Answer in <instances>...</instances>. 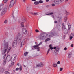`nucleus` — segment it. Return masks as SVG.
Masks as SVG:
<instances>
[{
	"instance_id": "38",
	"label": "nucleus",
	"mask_w": 74,
	"mask_h": 74,
	"mask_svg": "<svg viewBox=\"0 0 74 74\" xmlns=\"http://www.w3.org/2000/svg\"><path fill=\"white\" fill-rule=\"evenodd\" d=\"M23 21H25V18L24 17H23Z\"/></svg>"
},
{
	"instance_id": "10",
	"label": "nucleus",
	"mask_w": 74,
	"mask_h": 74,
	"mask_svg": "<svg viewBox=\"0 0 74 74\" xmlns=\"http://www.w3.org/2000/svg\"><path fill=\"white\" fill-rule=\"evenodd\" d=\"M16 55L15 54H14L11 57V61L12 62H13L14 61V60H15V59H16Z\"/></svg>"
},
{
	"instance_id": "45",
	"label": "nucleus",
	"mask_w": 74,
	"mask_h": 74,
	"mask_svg": "<svg viewBox=\"0 0 74 74\" xmlns=\"http://www.w3.org/2000/svg\"><path fill=\"white\" fill-rule=\"evenodd\" d=\"M73 46H74V44H72L71 45V47H73Z\"/></svg>"
},
{
	"instance_id": "3",
	"label": "nucleus",
	"mask_w": 74,
	"mask_h": 74,
	"mask_svg": "<svg viewBox=\"0 0 74 74\" xmlns=\"http://www.w3.org/2000/svg\"><path fill=\"white\" fill-rule=\"evenodd\" d=\"M7 7H8V5H6L5 6V8H3V5H0V11L2 10L1 15H4L5 14V13L7 10Z\"/></svg>"
},
{
	"instance_id": "49",
	"label": "nucleus",
	"mask_w": 74,
	"mask_h": 74,
	"mask_svg": "<svg viewBox=\"0 0 74 74\" xmlns=\"http://www.w3.org/2000/svg\"><path fill=\"white\" fill-rule=\"evenodd\" d=\"M54 23H57V21H55L54 22Z\"/></svg>"
},
{
	"instance_id": "20",
	"label": "nucleus",
	"mask_w": 74,
	"mask_h": 74,
	"mask_svg": "<svg viewBox=\"0 0 74 74\" xmlns=\"http://www.w3.org/2000/svg\"><path fill=\"white\" fill-rule=\"evenodd\" d=\"M31 14L33 15H38L37 13H31Z\"/></svg>"
},
{
	"instance_id": "14",
	"label": "nucleus",
	"mask_w": 74,
	"mask_h": 74,
	"mask_svg": "<svg viewBox=\"0 0 74 74\" xmlns=\"http://www.w3.org/2000/svg\"><path fill=\"white\" fill-rule=\"evenodd\" d=\"M44 64L40 63H39L37 65V67H43L44 66Z\"/></svg>"
},
{
	"instance_id": "8",
	"label": "nucleus",
	"mask_w": 74,
	"mask_h": 74,
	"mask_svg": "<svg viewBox=\"0 0 74 74\" xmlns=\"http://www.w3.org/2000/svg\"><path fill=\"white\" fill-rule=\"evenodd\" d=\"M47 35L48 36H49V37H52L54 36V34H53V32H50L47 33Z\"/></svg>"
},
{
	"instance_id": "27",
	"label": "nucleus",
	"mask_w": 74,
	"mask_h": 74,
	"mask_svg": "<svg viewBox=\"0 0 74 74\" xmlns=\"http://www.w3.org/2000/svg\"><path fill=\"white\" fill-rule=\"evenodd\" d=\"M49 40H50V39L49 38H47L45 40V42H47V41Z\"/></svg>"
},
{
	"instance_id": "34",
	"label": "nucleus",
	"mask_w": 74,
	"mask_h": 74,
	"mask_svg": "<svg viewBox=\"0 0 74 74\" xmlns=\"http://www.w3.org/2000/svg\"><path fill=\"white\" fill-rule=\"evenodd\" d=\"M67 17H65L64 18V20H65L64 21L65 22H66V21H67Z\"/></svg>"
},
{
	"instance_id": "42",
	"label": "nucleus",
	"mask_w": 74,
	"mask_h": 74,
	"mask_svg": "<svg viewBox=\"0 0 74 74\" xmlns=\"http://www.w3.org/2000/svg\"><path fill=\"white\" fill-rule=\"evenodd\" d=\"M57 64H60V61H58L57 62Z\"/></svg>"
},
{
	"instance_id": "59",
	"label": "nucleus",
	"mask_w": 74,
	"mask_h": 74,
	"mask_svg": "<svg viewBox=\"0 0 74 74\" xmlns=\"http://www.w3.org/2000/svg\"><path fill=\"white\" fill-rule=\"evenodd\" d=\"M16 3V1H15V3Z\"/></svg>"
},
{
	"instance_id": "25",
	"label": "nucleus",
	"mask_w": 74,
	"mask_h": 74,
	"mask_svg": "<svg viewBox=\"0 0 74 74\" xmlns=\"http://www.w3.org/2000/svg\"><path fill=\"white\" fill-rule=\"evenodd\" d=\"M27 10H31V8L30 7L28 6L26 8Z\"/></svg>"
},
{
	"instance_id": "21",
	"label": "nucleus",
	"mask_w": 74,
	"mask_h": 74,
	"mask_svg": "<svg viewBox=\"0 0 74 74\" xmlns=\"http://www.w3.org/2000/svg\"><path fill=\"white\" fill-rule=\"evenodd\" d=\"M34 4L35 5H38L39 2H38L35 1L34 3Z\"/></svg>"
},
{
	"instance_id": "37",
	"label": "nucleus",
	"mask_w": 74,
	"mask_h": 74,
	"mask_svg": "<svg viewBox=\"0 0 74 74\" xmlns=\"http://www.w3.org/2000/svg\"><path fill=\"white\" fill-rule=\"evenodd\" d=\"M0 71H1V72H3V71H4V69H1Z\"/></svg>"
},
{
	"instance_id": "28",
	"label": "nucleus",
	"mask_w": 74,
	"mask_h": 74,
	"mask_svg": "<svg viewBox=\"0 0 74 74\" xmlns=\"http://www.w3.org/2000/svg\"><path fill=\"white\" fill-rule=\"evenodd\" d=\"M5 74H10V72L8 71H5Z\"/></svg>"
},
{
	"instance_id": "7",
	"label": "nucleus",
	"mask_w": 74,
	"mask_h": 74,
	"mask_svg": "<svg viewBox=\"0 0 74 74\" xmlns=\"http://www.w3.org/2000/svg\"><path fill=\"white\" fill-rule=\"evenodd\" d=\"M14 1H10L8 7L9 10H10V8H11L12 7H13V6H14Z\"/></svg>"
},
{
	"instance_id": "43",
	"label": "nucleus",
	"mask_w": 74,
	"mask_h": 74,
	"mask_svg": "<svg viewBox=\"0 0 74 74\" xmlns=\"http://www.w3.org/2000/svg\"><path fill=\"white\" fill-rule=\"evenodd\" d=\"M72 38H73V37L70 36V40H71V39H72Z\"/></svg>"
},
{
	"instance_id": "62",
	"label": "nucleus",
	"mask_w": 74,
	"mask_h": 74,
	"mask_svg": "<svg viewBox=\"0 0 74 74\" xmlns=\"http://www.w3.org/2000/svg\"><path fill=\"white\" fill-rule=\"evenodd\" d=\"M35 44H37V42H35Z\"/></svg>"
},
{
	"instance_id": "63",
	"label": "nucleus",
	"mask_w": 74,
	"mask_h": 74,
	"mask_svg": "<svg viewBox=\"0 0 74 74\" xmlns=\"http://www.w3.org/2000/svg\"><path fill=\"white\" fill-rule=\"evenodd\" d=\"M11 0V1H14V0Z\"/></svg>"
},
{
	"instance_id": "48",
	"label": "nucleus",
	"mask_w": 74,
	"mask_h": 74,
	"mask_svg": "<svg viewBox=\"0 0 74 74\" xmlns=\"http://www.w3.org/2000/svg\"><path fill=\"white\" fill-rule=\"evenodd\" d=\"M52 6L53 7V6H55V4H52Z\"/></svg>"
},
{
	"instance_id": "17",
	"label": "nucleus",
	"mask_w": 74,
	"mask_h": 74,
	"mask_svg": "<svg viewBox=\"0 0 74 74\" xmlns=\"http://www.w3.org/2000/svg\"><path fill=\"white\" fill-rule=\"evenodd\" d=\"M17 65L18 66H20V67L19 69L20 71H21L22 70V65L21 64H19L18 63L17 64Z\"/></svg>"
},
{
	"instance_id": "54",
	"label": "nucleus",
	"mask_w": 74,
	"mask_h": 74,
	"mask_svg": "<svg viewBox=\"0 0 74 74\" xmlns=\"http://www.w3.org/2000/svg\"><path fill=\"white\" fill-rule=\"evenodd\" d=\"M46 2H48V1H49V0H46Z\"/></svg>"
},
{
	"instance_id": "30",
	"label": "nucleus",
	"mask_w": 74,
	"mask_h": 74,
	"mask_svg": "<svg viewBox=\"0 0 74 74\" xmlns=\"http://www.w3.org/2000/svg\"><path fill=\"white\" fill-rule=\"evenodd\" d=\"M8 22V21L7 20H5L4 21V23L5 24H6V23H7V22Z\"/></svg>"
},
{
	"instance_id": "47",
	"label": "nucleus",
	"mask_w": 74,
	"mask_h": 74,
	"mask_svg": "<svg viewBox=\"0 0 74 74\" xmlns=\"http://www.w3.org/2000/svg\"><path fill=\"white\" fill-rule=\"evenodd\" d=\"M51 49L49 48V49H48V50L47 51V52H49L50 51V50Z\"/></svg>"
},
{
	"instance_id": "5",
	"label": "nucleus",
	"mask_w": 74,
	"mask_h": 74,
	"mask_svg": "<svg viewBox=\"0 0 74 74\" xmlns=\"http://www.w3.org/2000/svg\"><path fill=\"white\" fill-rule=\"evenodd\" d=\"M42 44V42H41L39 44L36 45L35 46H33V47H34L35 49H37V51H39L40 47H39V46H40V45H41Z\"/></svg>"
},
{
	"instance_id": "36",
	"label": "nucleus",
	"mask_w": 74,
	"mask_h": 74,
	"mask_svg": "<svg viewBox=\"0 0 74 74\" xmlns=\"http://www.w3.org/2000/svg\"><path fill=\"white\" fill-rule=\"evenodd\" d=\"M5 35L6 36H8V32H6L5 33Z\"/></svg>"
},
{
	"instance_id": "51",
	"label": "nucleus",
	"mask_w": 74,
	"mask_h": 74,
	"mask_svg": "<svg viewBox=\"0 0 74 74\" xmlns=\"http://www.w3.org/2000/svg\"><path fill=\"white\" fill-rule=\"evenodd\" d=\"M67 1H68V0H65V2H66V3L67 2Z\"/></svg>"
},
{
	"instance_id": "50",
	"label": "nucleus",
	"mask_w": 74,
	"mask_h": 74,
	"mask_svg": "<svg viewBox=\"0 0 74 74\" xmlns=\"http://www.w3.org/2000/svg\"><path fill=\"white\" fill-rule=\"evenodd\" d=\"M48 53H49V52L48 51H47V54H46V55H48Z\"/></svg>"
},
{
	"instance_id": "56",
	"label": "nucleus",
	"mask_w": 74,
	"mask_h": 74,
	"mask_svg": "<svg viewBox=\"0 0 74 74\" xmlns=\"http://www.w3.org/2000/svg\"><path fill=\"white\" fill-rule=\"evenodd\" d=\"M32 1H35L36 0H32Z\"/></svg>"
},
{
	"instance_id": "24",
	"label": "nucleus",
	"mask_w": 74,
	"mask_h": 74,
	"mask_svg": "<svg viewBox=\"0 0 74 74\" xmlns=\"http://www.w3.org/2000/svg\"><path fill=\"white\" fill-rule=\"evenodd\" d=\"M53 66L54 67H56L57 66V64H53Z\"/></svg>"
},
{
	"instance_id": "12",
	"label": "nucleus",
	"mask_w": 74,
	"mask_h": 74,
	"mask_svg": "<svg viewBox=\"0 0 74 74\" xmlns=\"http://www.w3.org/2000/svg\"><path fill=\"white\" fill-rule=\"evenodd\" d=\"M22 31L23 32V33L24 34H26V33H27V30L26 28H23L22 29Z\"/></svg>"
},
{
	"instance_id": "40",
	"label": "nucleus",
	"mask_w": 74,
	"mask_h": 74,
	"mask_svg": "<svg viewBox=\"0 0 74 74\" xmlns=\"http://www.w3.org/2000/svg\"><path fill=\"white\" fill-rule=\"evenodd\" d=\"M67 49V47H65L64 48V50L65 51H66Z\"/></svg>"
},
{
	"instance_id": "18",
	"label": "nucleus",
	"mask_w": 74,
	"mask_h": 74,
	"mask_svg": "<svg viewBox=\"0 0 74 74\" xmlns=\"http://www.w3.org/2000/svg\"><path fill=\"white\" fill-rule=\"evenodd\" d=\"M68 30H70V28H71V25H70V23H68Z\"/></svg>"
},
{
	"instance_id": "19",
	"label": "nucleus",
	"mask_w": 74,
	"mask_h": 74,
	"mask_svg": "<svg viewBox=\"0 0 74 74\" xmlns=\"http://www.w3.org/2000/svg\"><path fill=\"white\" fill-rule=\"evenodd\" d=\"M6 62H7V60L5 59L3 61V64L4 65H5V64H6Z\"/></svg>"
},
{
	"instance_id": "16",
	"label": "nucleus",
	"mask_w": 74,
	"mask_h": 74,
	"mask_svg": "<svg viewBox=\"0 0 74 74\" xmlns=\"http://www.w3.org/2000/svg\"><path fill=\"white\" fill-rule=\"evenodd\" d=\"M54 3H55L56 4H58L60 3V0H55L54 1Z\"/></svg>"
},
{
	"instance_id": "2",
	"label": "nucleus",
	"mask_w": 74,
	"mask_h": 74,
	"mask_svg": "<svg viewBox=\"0 0 74 74\" xmlns=\"http://www.w3.org/2000/svg\"><path fill=\"white\" fill-rule=\"evenodd\" d=\"M9 45H11V44H10V43L8 42L5 43L4 44V47L3 49L1 51L2 55L5 54V53H6V52H7V53H8L10 51V50L11 49V47H9L8 50V47Z\"/></svg>"
},
{
	"instance_id": "35",
	"label": "nucleus",
	"mask_w": 74,
	"mask_h": 74,
	"mask_svg": "<svg viewBox=\"0 0 74 74\" xmlns=\"http://www.w3.org/2000/svg\"><path fill=\"white\" fill-rule=\"evenodd\" d=\"M25 27L27 28H28L29 27V24H26Z\"/></svg>"
},
{
	"instance_id": "31",
	"label": "nucleus",
	"mask_w": 74,
	"mask_h": 74,
	"mask_svg": "<svg viewBox=\"0 0 74 74\" xmlns=\"http://www.w3.org/2000/svg\"><path fill=\"white\" fill-rule=\"evenodd\" d=\"M28 54V52H25L24 53V55L25 56H26Z\"/></svg>"
},
{
	"instance_id": "26",
	"label": "nucleus",
	"mask_w": 74,
	"mask_h": 74,
	"mask_svg": "<svg viewBox=\"0 0 74 74\" xmlns=\"http://www.w3.org/2000/svg\"><path fill=\"white\" fill-rule=\"evenodd\" d=\"M21 25V27H24V25H23V22H22L20 23Z\"/></svg>"
},
{
	"instance_id": "46",
	"label": "nucleus",
	"mask_w": 74,
	"mask_h": 74,
	"mask_svg": "<svg viewBox=\"0 0 74 74\" xmlns=\"http://www.w3.org/2000/svg\"><path fill=\"white\" fill-rule=\"evenodd\" d=\"M11 64L12 65H14V62H12Z\"/></svg>"
},
{
	"instance_id": "58",
	"label": "nucleus",
	"mask_w": 74,
	"mask_h": 74,
	"mask_svg": "<svg viewBox=\"0 0 74 74\" xmlns=\"http://www.w3.org/2000/svg\"><path fill=\"white\" fill-rule=\"evenodd\" d=\"M32 31H31V33H30L31 35V34H32Z\"/></svg>"
},
{
	"instance_id": "23",
	"label": "nucleus",
	"mask_w": 74,
	"mask_h": 74,
	"mask_svg": "<svg viewBox=\"0 0 74 74\" xmlns=\"http://www.w3.org/2000/svg\"><path fill=\"white\" fill-rule=\"evenodd\" d=\"M49 47H50V49H51V50H52V49H53V47H52V45H49Z\"/></svg>"
},
{
	"instance_id": "11",
	"label": "nucleus",
	"mask_w": 74,
	"mask_h": 74,
	"mask_svg": "<svg viewBox=\"0 0 74 74\" xmlns=\"http://www.w3.org/2000/svg\"><path fill=\"white\" fill-rule=\"evenodd\" d=\"M18 8H16L13 11L12 13V15H14V13H16L18 12Z\"/></svg>"
},
{
	"instance_id": "61",
	"label": "nucleus",
	"mask_w": 74,
	"mask_h": 74,
	"mask_svg": "<svg viewBox=\"0 0 74 74\" xmlns=\"http://www.w3.org/2000/svg\"><path fill=\"white\" fill-rule=\"evenodd\" d=\"M72 73L73 74H74V72H73Z\"/></svg>"
},
{
	"instance_id": "32",
	"label": "nucleus",
	"mask_w": 74,
	"mask_h": 74,
	"mask_svg": "<svg viewBox=\"0 0 74 74\" xmlns=\"http://www.w3.org/2000/svg\"><path fill=\"white\" fill-rule=\"evenodd\" d=\"M39 3H43V1L41 0H40L39 1Z\"/></svg>"
},
{
	"instance_id": "6",
	"label": "nucleus",
	"mask_w": 74,
	"mask_h": 74,
	"mask_svg": "<svg viewBox=\"0 0 74 74\" xmlns=\"http://www.w3.org/2000/svg\"><path fill=\"white\" fill-rule=\"evenodd\" d=\"M62 30H64V33L65 34H67L68 33L67 29L66 28L65 26H64V24H63L62 25Z\"/></svg>"
},
{
	"instance_id": "4",
	"label": "nucleus",
	"mask_w": 74,
	"mask_h": 74,
	"mask_svg": "<svg viewBox=\"0 0 74 74\" xmlns=\"http://www.w3.org/2000/svg\"><path fill=\"white\" fill-rule=\"evenodd\" d=\"M3 55H4L3 56V59H5V60H6L7 62H8L11 60L10 56L8 55L5 58V56H6V54H4Z\"/></svg>"
},
{
	"instance_id": "39",
	"label": "nucleus",
	"mask_w": 74,
	"mask_h": 74,
	"mask_svg": "<svg viewBox=\"0 0 74 74\" xmlns=\"http://www.w3.org/2000/svg\"><path fill=\"white\" fill-rule=\"evenodd\" d=\"M19 68H17L16 69V71H18V70H19Z\"/></svg>"
},
{
	"instance_id": "41",
	"label": "nucleus",
	"mask_w": 74,
	"mask_h": 74,
	"mask_svg": "<svg viewBox=\"0 0 74 74\" xmlns=\"http://www.w3.org/2000/svg\"><path fill=\"white\" fill-rule=\"evenodd\" d=\"M62 70H63V68H60V71H62Z\"/></svg>"
},
{
	"instance_id": "55",
	"label": "nucleus",
	"mask_w": 74,
	"mask_h": 74,
	"mask_svg": "<svg viewBox=\"0 0 74 74\" xmlns=\"http://www.w3.org/2000/svg\"><path fill=\"white\" fill-rule=\"evenodd\" d=\"M52 16L53 18H54V19H55V18H54V16L52 15Z\"/></svg>"
},
{
	"instance_id": "57",
	"label": "nucleus",
	"mask_w": 74,
	"mask_h": 74,
	"mask_svg": "<svg viewBox=\"0 0 74 74\" xmlns=\"http://www.w3.org/2000/svg\"><path fill=\"white\" fill-rule=\"evenodd\" d=\"M12 17H13V19H14V18H15V17L14 16H12Z\"/></svg>"
},
{
	"instance_id": "53",
	"label": "nucleus",
	"mask_w": 74,
	"mask_h": 74,
	"mask_svg": "<svg viewBox=\"0 0 74 74\" xmlns=\"http://www.w3.org/2000/svg\"><path fill=\"white\" fill-rule=\"evenodd\" d=\"M25 1H26V0H23V1L24 3H25Z\"/></svg>"
},
{
	"instance_id": "52",
	"label": "nucleus",
	"mask_w": 74,
	"mask_h": 74,
	"mask_svg": "<svg viewBox=\"0 0 74 74\" xmlns=\"http://www.w3.org/2000/svg\"><path fill=\"white\" fill-rule=\"evenodd\" d=\"M56 48V47H54L53 48V49H55Z\"/></svg>"
},
{
	"instance_id": "15",
	"label": "nucleus",
	"mask_w": 74,
	"mask_h": 74,
	"mask_svg": "<svg viewBox=\"0 0 74 74\" xmlns=\"http://www.w3.org/2000/svg\"><path fill=\"white\" fill-rule=\"evenodd\" d=\"M71 56H72V53H68V59H70L71 58Z\"/></svg>"
},
{
	"instance_id": "1",
	"label": "nucleus",
	"mask_w": 74,
	"mask_h": 74,
	"mask_svg": "<svg viewBox=\"0 0 74 74\" xmlns=\"http://www.w3.org/2000/svg\"><path fill=\"white\" fill-rule=\"evenodd\" d=\"M21 39L22 37H21V36L19 34H17L16 36V37L14 39V40L12 44V47L13 48H15V47H16L17 46V41H18L19 42H20V47H23V46L24 45V42H25V41L24 40L22 41V40H21Z\"/></svg>"
},
{
	"instance_id": "9",
	"label": "nucleus",
	"mask_w": 74,
	"mask_h": 74,
	"mask_svg": "<svg viewBox=\"0 0 74 74\" xmlns=\"http://www.w3.org/2000/svg\"><path fill=\"white\" fill-rule=\"evenodd\" d=\"M46 37H47L46 36H45L44 35H41L39 36V38L40 40H44L46 38Z\"/></svg>"
},
{
	"instance_id": "13",
	"label": "nucleus",
	"mask_w": 74,
	"mask_h": 74,
	"mask_svg": "<svg viewBox=\"0 0 74 74\" xmlns=\"http://www.w3.org/2000/svg\"><path fill=\"white\" fill-rule=\"evenodd\" d=\"M59 49H59V48H56V49L55 50L54 52L56 55H57L58 53H59Z\"/></svg>"
},
{
	"instance_id": "44",
	"label": "nucleus",
	"mask_w": 74,
	"mask_h": 74,
	"mask_svg": "<svg viewBox=\"0 0 74 74\" xmlns=\"http://www.w3.org/2000/svg\"><path fill=\"white\" fill-rule=\"evenodd\" d=\"M35 32H39V31H38V30H37V29H36V30H35Z\"/></svg>"
},
{
	"instance_id": "33",
	"label": "nucleus",
	"mask_w": 74,
	"mask_h": 74,
	"mask_svg": "<svg viewBox=\"0 0 74 74\" xmlns=\"http://www.w3.org/2000/svg\"><path fill=\"white\" fill-rule=\"evenodd\" d=\"M4 3H5L8 1V0H3Z\"/></svg>"
},
{
	"instance_id": "29",
	"label": "nucleus",
	"mask_w": 74,
	"mask_h": 74,
	"mask_svg": "<svg viewBox=\"0 0 74 74\" xmlns=\"http://www.w3.org/2000/svg\"><path fill=\"white\" fill-rule=\"evenodd\" d=\"M65 13L66 15H68L69 14V13L67 11H66L65 12Z\"/></svg>"
},
{
	"instance_id": "22",
	"label": "nucleus",
	"mask_w": 74,
	"mask_h": 74,
	"mask_svg": "<svg viewBox=\"0 0 74 74\" xmlns=\"http://www.w3.org/2000/svg\"><path fill=\"white\" fill-rule=\"evenodd\" d=\"M53 13L51 12L47 14H45V15H53Z\"/></svg>"
},
{
	"instance_id": "64",
	"label": "nucleus",
	"mask_w": 74,
	"mask_h": 74,
	"mask_svg": "<svg viewBox=\"0 0 74 74\" xmlns=\"http://www.w3.org/2000/svg\"><path fill=\"white\" fill-rule=\"evenodd\" d=\"M60 0V1H62V0Z\"/></svg>"
},
{
	"instance_id": "60",
	"label": "nucleus",
	"mask_w": 74,
	"mask_h": 74,
	"mask_svg": "<svg viewBox=\"0 0 74 74\" xmlns=\"http://www.w3.org/2000/svg\"><path fill=\"white\" fill-rule=\"evenodd\" d=\"M24 67H26V66L24 65Z\"/></svg>"
}]
</instances>
